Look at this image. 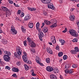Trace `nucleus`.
I'll use <instances>...</instances> for the list:
<instances>
[{
  "label": "nucleus",
  "mask_w": 79,
  "mask_h": 79,
  "mask_svg": "<svg viewBox=\"0 0 79 79\" xmlns=\"http://www.w3.org/2000/svg\"><path fill=\"white\" fill-rule=\"evenodd\" d=\"M58 69H55L53 71L54 73H58Z\"/></svg>",
  "instance_id": "obj_29"
},
{
  "label": "nucleus",
  "mask_w": 79,
  "mask_h": 79,
  "mask_svg": "<svg viewBox=\"0 0 79 79\" xmlns=\"http://www.w3.org/2000/svg\"><path fill=\"white\" fill-rule=\"evenodd\" d=\"M41 2L44 3H49L52 1V0H41Z\"/></svg>",
  "instance_id": "obj_12"
},
{
  "label": "nucleus",
  "mask_w": 79,
  "mask_h": 79,
  "mask_svg": "<svg viewBox=\"0 0 79 79\" xmlns=\"http://www.w3.org/2000/svg\"><path fill=\"white\" fill-rule=\"evenodd\" d=\"M60 3H63V1H62V0H60Z\"/></svg>",
  "instance_id": "obj_57"
},
{
  "label": "nucleus",
  "mask_w": 79,
  "mask_h": 79,
  "mask_svg": "<svg viewBox=\"0 0 79 79\" xmlns=\"http://www.w3.org/2000/svg\"><path fill=\"white\" fill-rule=\"evenodd\" d=\"M22 58L23 59V60L24 61H25V62H26V63H27V55H23L22 56Z\"/></svg>",
  "instance_id": "obj_11"
},
{
  "label": "nucleus",
  "mask_w": 79,
  "mask_h": 79,
  "mask_svg": "<svg viewBox=\"0 0 79 79\" xmlns=\"http://www.w3.org/2000/svg\"><path fill=\"white\" fill-rule=\"evenodd\" d=\"M23 53L24 54V55H27V54H26V52H23Z\"/></svg>",
  "instance_id": "obj_59"
},
{
  "label": "nucleus",
  "mask_w": 79,
  "mask_h": 79,
  "mask_svg": "<svg viewBox=\"0 0 79 79\" xmlns=\"http://www.w3.org/2000/svg\"><path fill=\"white\" fill-rule=\"evenodd\" d=\"M48 44H49V45H52V43H49Z\"/></svg>",
  "instance_id": "obj_61"
},
{
  "label": "nucleus",
  "mask_w": 79,
  "mask_h": 79,
  "mask_svg": "<svg viewBox=\"0 0 79 79\" xmlns=\"http://www.w3.org/2000/svg\"><path fill=\"white\" fill-rule=\"evenodd\" d=\"M73 73V69H70L69 70L68 73H69V74H72Z\"/></svg>",
  "instance_id": "obj_33"
},
{
  "label": "nucleus",
  "mask_w": 79,
  "mask_h": 79,
  "mask_svg": "<svg viewBox=\"0 0 79 79\" xmlns=\"http://www.w3.org/2000/svg\"><path fill=\"white\" fill-rule=\"evenodd\" d=\"M11 30L13 32V35L17 34V31L15 30V27L13 26H11Z\"/></svg>",
  "instance_id": "obj_7"
},
{
  "label": "nucleus",
  "mask_w": 79,
  "mask_h": 79,
  "mask_svg": "<svg viewBox=\"0 0 79 79\" xmlns=\"http://www.w3.org/2000/svg\"><path fill=\"white\" fill-rule=\"evenodd\" d=\"M38 36L40 40H42V37H44V34L42 32H40V33L38 34Z\"/></svg>",
  "instance_id": "obj_5"
},
{
  "label": "nucleus",
  "mask_w": 79,
  "mask_h": 79,
  "mask_svg": "<svg viewBox=\"0 0 79 79\" xmlns=\"http://www.w3.org/2000/svg\"><path fill=\"white\" fill-rule=\"evenodd\" d=\"M63 52H60L58 54V56L59 57H61V56H63Z\"/></svg>",
  "instance_id": "obj_27"
},
{
  "label": "nucleus",
  "mask_w": 79,
  "mask_h": 79,
  "mask_svg": "<svg viewBox=\"0 0 79 79\" xmlns=\"http://www.w3.org/2000/svg\"><path fill=\"white\" fill-rule=\"evenodd\" d=\"M40 25V23L39 22H37L36 24V27L38 28L39 27V25Z\"/></svg>",
  "instance_id": "obj_38"
},
{
  "label": "nucleus",
  "mask_w": 79,
  "mask_h": 79,
  "mask_svg": "<svg viewBox=\"0 0 79 79\" xmlns=\"http://www.w3.org/2000/svg\"><path fill=\"white\" fill-rule=\"evenodd\" d=\"M13 1L11 0H10L9 1V3H10V4H13Z\"/></svg>",
  "instance_id": "obj_52"
},
{
  "label": "nucleus",
  "mask_w": 79,
  "mask_h": 79,
  "mask_svg": "<svg viewBox=\"0 0 79 79\" xmlns=\"http://www.w3.org/2000/svg\"><path fill=\"white\" fill-rule=\"evenodd\" d=\"M69 68V65L68 64L66 65L65 66V69H68Z\"/></svg>",
  "instance_id": "obj_40"
},
{
  "label": "nucleus",
  "mask_w": 79,
  "mask_h": 79,
  "mask_svg": "<svg viewBox=\"0 0 79 79\" xmlns=\"http://www.w3.org/2000/svg\"><path fill=\"white\" fill-rule=\"evenodd\" d=\"M12 77H18V76L16 75V73L13 74L12 75Z\"/></svg>",
  "instance_id": "obj_42"
},
{
  "label": "nucleus",
  "mask_w": 79,
  "mask_h": 79,
  "mask_svg": "<svg viewBox=\"0 0 79 79\" xmlns=\"http://www.w3.org/2000/svg\"><path fill=\"white\" fill-rule=\"evenodd\" d=\"M4 53L7 54V55L4 54L3 56V58L4 61L8 62L10 60L11 58L10 56H11V53L9 52L5 51L4 52Z\"/></svg>",
  "instance_id": "obj_1"
},
{
  "label": "nucleus",
  "mask_w": 79,
  "mask_h": 79,
  "mask_svg": "<svg viewBox=\"0 0 79 79\" xmlns=\"http://www.w3.org/2000/svg\"><path fill=\"white\" fill-rule=\"evenodd\" d=\"M16 52L19 55H20L22 53V50H21V48L19 47H16Z\"/></svg>",
  "instance_id": "obj_4"
},
{
  "label": "nucleus",
  "mask_w": 79,
  "mask_h": 79,
  "mask_svg": "<svg viewBox=\"0 0 79 79\" xmlns=\"http://www.w3.org/2000/svg\"><path fill=\"white\" fill-rule=\"evenodd\" d=\"M38 64H40V66H44V64H43L42 63H40V62H39V63H38Z\"/></svg>",
  "instance_id": "obj_51"
},
{
  "label": "nucleus",
  "mask_w": 79,
  "mask_h": 79,
  "mask_svg": "<svg viewBox=\"0 0 79 79\" xmlns=\"http://www.w3.org/2000/svg\"><path fill=\"white\" fill-rule=\"evenodd\" d=\"M36 61L37 63H40V59L39 58V57H36Z\"/></svg>",
  "instance_id": "obj_22"
},
{
  "label": "nucleus",
  "mask_w": 79,
  "mask_h": 79,
  "mask_svg": "<svg viewBox=\"0 0 79 79\" xmlns=\"http://www.w3.org/2000/svg\"><path fill=\"white\" fill-rule=\"evenodd\" d=\"M45 23H42V26H44L45 25Z\"/></svg>",
  "instance_id": "obj_56"
},
{
  "label": "nucleus",
  "mask_w": 79,
  "mask_h": 79,
  "mask_svg": "<svg viewBox=\"0 0 79 79\" xmlns=\"http://www.w3.org/2000/svg\"><path fill=\"white\" fill-rule=\"evenodd\" d=\"M24 66L25 67V70L27 71V70H28L29 69V67H28V66H27V65L26 64H24Z\"/></svg>",
  "instance_id": "obj_26"
},
{
  "label": "nucleus",
  "mask_w": 79,
  "mask_h": 79,
  "mask_svg": "<svg viewBox=\"0 0 79 79\" xmlns=\"http://www.w3.org/2000/svg\"><path fill=\"white\" fill-rule=\"evenodd\" d=\"M69 71V69H65V73H66V74L68 73Z\"/></svg>",
  "instance_id": "obj_41"
},
{
  "label": "nucleus",
  "mask_w": 79,
  "mask_h": 79,
  "mask_svg": "<svg viewBox=\"0 0 79 79\" xmlns=\"http://www.w3.org/2000/svg\"><path fill=\"white\" fill-rule=\"evenodd\" d=\"M75 1L76 2H79V0H75Z\"/></svg>",
  "instance_id": "obj_62"
},
{
  "label": "nucleus",
  "mask_w": 79,
  "mask_h": 79,
  "mask_svg": "<svg viewBox=\"0 0 79 79\" xmlns=\"http://www.w3.org/2000/svg\"><path fill=\"white\" fill-rule=\"evenodd\" d=\"M16 64L18 66H19V65H21V62L19 61Z\"/></svg>",
  "instance_id": "obj_45"
},
{
  "label": "nucleus",
  "mask_w": 79,
  "mask_h": 79,
  "mask_svg": "<svg viewBox=\"0 0 79 79\" xmlns=\"http://www.w3.org/2000/svg\"><path fill=\"white\" fill-rule=\"evenodd\" d=\"M46 50L48 53H49L50 54H53V52L52 51V50H51V49H50V48H47Z\"/></svg>",
  "instance_id": "obj_16"
},
{
  "label": "nucleus",
  "mask_w": 79,
  "mask_h": 79,
  "mask_svg": "<svg viewBox=\"0 0 79 79\" xmlns=\"http://www.w3.org/2000/svg\"><path fill=\"white\" fill-rule=\"evenodd\" d=\"M50 78L51 79H57L56 76L55 75L53 74L50 75Z\"/></svg>",
  "instance_id": "obj_14"
},
{
  "label": "nucleus",
  "mask_w": 79,
  "mask_h": 79,
  "mask_svg": "<svg viewBox=\"0 0 79 79\" xmlns=\"http://www.w3.org/2000/svg\"><path fill=\"white\" fill-rule=\"evenodd\" d=\"M27 9H28L29 10H30L31 11H35V10H36V8H31V7H28Z\"/></svg>",
  "instance_id": "obj_21"
},
{
  "label": "nucleus",
  "mask_w": 79,
  "mask_h": 79,
  "mask_svg": "<svg viewBox=\"0 0 79 79\" xmlns=\"http://www.w3.org/2000/svg\"><path fill=\"white\" fill-rule=\"evenodd\" d=\"M28 26L30 28H32L33 27V23H29L28 24Z\"/></svg>",
  "instance_id": "obj_25"
},
{
  "label": "nucleus",
  "mask_w": 79,
  "mask_h": 79,
  "mask_svg": "<svg viewBox=\"0 0 79 79\" xmlns=\"http://www.w3.org/2000/svg\"><path fill=\"white\" fill-rule=\"evenodd\" d=\"M2 8L3 11L6 12V15H8L9 16L11 15V12H10V9H8L7 8L5 7H2Z\"/></svg>",
  "instance_id": "obj_3"
},
{
  "label": "nucleus",
  "mask_w": 79,
  "mask_h": 79,
  "mask_svg": "<svg viewBox=\"0 0 79 79\" xmlns=\"http://www.w3.org/2000/svg\"><path fill=\"white\" fill-rule=\"evenodd\" d=\"M73 42H77V38H75L73 40Z\"/></svg>",
  "instance_id": "obj_37"
},
{
  "label": "nucleus",
  "mask_w": 79,
  "mask_h": 79,
  "mask_svg": "<svg viewBox=\"0 0 79 79\" xmlns=\"http://www.w3.org/2000/svg\"><path fill=\"white\" fill-rule=\"evenodd\" d=\"M20 79H24V77H22Z\"/></svg>",
  "instance_id": "obj_63"
},
{
  "label": "nucleus",
  "mask_w": 79,
  "mask_h": 79,
  "mask_svg": "<svg viewBox=\"0 0 79 79\" xmlns=\"http://www.w3.org/2000/svg\"><path fill=\"white\" fill-rule=\"evenodd\" d=\"M51 40L53 44H55L56 43V39L55 36H52L51 37Z\"/></svg>",
  "instance_id": "obj_9"
},
{
  "label": "nucleus",
  "mask_w": 79,
  "mask_h": 79,
  "mask_svg": "<svg viewBox=\"0 0 79 79\" xmlns=\"http://www.w3.org/2000/svg\"><path fill=\"white\" fill-rule=\"evenodd\" d=\"M27 41L29 42H30H30H32V41H31V38L29 37H28L27 38Z\"/></svg>",
  "instance_id": "obj_36"
},
{
  "label": "nucleus",
  "mask_w": 79,
  "mask_h": 79,
  "mask_svg": "<svg viewBox=\"0 0 79 79\" xmlns=\"http://www.w3.org/2000/svg\"><path fill=\"white\" fill-rule=\"evenodd\" d=\"M43 31L45 33L48 32V28L47 27H44L43 29Z\"/></svg>",
  "instance_id": "obj_17"
},
{
  "label": "nucleus",
  "mask_w": 79,
  "mask_h": 79,
  "mask_svg": "<svg viewBox=\"0 0 79 79\" xmlns=\"http://www.w3.org/2000/svg\"><path fill=\"white\" fill-rule=\"evenodd\" d=\"M75 48V51L76 52V53L77 52H79V49H78V48L77 47H76L74 48Z\"/></svg>",
  "instance_id": "obj_28"
},
{
  "label": "nucleus",
  "mask_w": 79,
  "mask_h": 79,
  "mask_svg": "<svg viewBox=\"0 0 79 79\" xmlns=\"http://www.w3.org/2000/svg\"><path fill=\"white\" fill-rule=\"evenodd\" d=\"M21 16L22 17H23V16H24V13L23 12L22 13Z\"/></svg>",
  "instance_id": "obj_53"
},
{
  "label": "nucleus",
  "mask_w": 79,
  "mask_h": 79,
  "mask_svg": "<svg viewBox=\"0 0 79 79\" xmlns=\"http://www.w3.org/2000/svg\"><path fill=\"white\" fill-rule=\"evenodd\" d=\"M27 41L26 40H25L23 42V44H24V46H27Z\"/></svg>",
  "instance_id": "obj_43"
},
{
  "label": "nucleus",
  "mask_w": 79,
  "mask_h": 79,
  "mask_svg": "<svg viewBox=\"0 0 79 79\" xmlns=\"http://www.w3.org/2000/svg\"><path fill=\"white\" fill-rule=\"evenodd\" d=\"M63 58L64 60H66L68 58V56L66 55H64L63 56Z\"/></svg>",
  "instance_id": "obj_34"
},
{
  "label": "nucleus",
  "mask_w": 79,
  "mask_h": 79,
  "mask_svg": "<svg viewBox=\"0 0 79 79\" xmlns=\"http://www.w3.org/2000/svg\"><path fill=\"white\" fill-rule=\"evenodd\" d=\"M77 65H76L75 64H74L73 65H72V67L74 68H77Z\"/></svg>",
  "instance_id": "obj_46"
},
{
  "label": "nucleus",
  "mask_w": 79,
  "mask_h": 79,
  "mask_svg": "<svg viewBox=\"0 0 79 79\" xmlns=\"http://www.w3.org/2000/svg\"><path fill=\"white\" fill-rule=\"evenodd\" d=\"M21 10H19L18 11L17 13L18 15H20L21 14Z\"/></svg>",
  "instance_id": "obj_49"
},
{
  "label": "nucleus",
  "mask_w": 79,
  "mask_h": 79,
  "mask_svg": "<svg viewBox=\"0 0 79 79\" xmlns=\"http://www.w3.org/2000/svg\"><path fill=\"white\" fill-rule=\"evenodd\" d=\"M5 69H8V70H10V69H11V67L8 66H7L5 67Z\"/></svg>",
  "instance_id": "obj_39"
},
{
  "label": "nucleus",
  "mask_w": 79,
  "mask_h": 79,
  "mask_svg": "<svg viewBox=\"0 0 79 79\" xmlns=\"http://www.w3.org/2000/svg\"><path fill=\"white\" fill-rule=\"evenodd\" d=\"M69 32L72 36L75 37H77L78 36V34L77 32L74 31L73 29H71L69 31Z\"/></svg>",
  "instance_id": "obj_2"
},
{
  "label": "nucleus",
  "mask_w": 79,
  "mask_h": 79,
  "mask_svg": "<svg viewBox=\"0 0 79 79\" xmlns=\"http://www.w3.org/2000/svg\"><path fill=\"white\" fill-rule=\"evenodd\" d=\"M30 18H31L30 15L28 14V15H27L25 16V21H27L29 20Z\"/></svg>",
  "instance_id": "obj_15"
},
{
  "label": "nucleus",
  "mask_w": 79,
  "mask_h": 79,
  "mask_svg": "<svg viewBox=\"0 0 79 79\" xmlns=\"http://www.w3.org/2000/svg\"><path fill=\"white\" fill-rule=\"evenodd\" d=\"M21 29L23 32H25V31H26V29H24V27H22L21 28Z\"/></svg>",
  "instance_id": "obj_44"
},
{
  "label": "nucleus",
  "mask_w": 79,
  "mask_h": 79,
  "mask_svg": "<svg viewBox=\"0 0 79 79\" xmlns=\"http://www.w3.org/2000/svg\"><path fill=\"white\" fill-rule=\"evenodd\" d=\"M14 56H15V58H18V56H19L18 55V52H16L14 53Z\"/></svg>",
  "instance_id": "obj_32"
},
{
  "label": "nucleus",
  "mask_w": 79,
  "mask_h": 79,
  "mask_svg": "<svg viewBox=\"0 0 79 79\" xmlns=\"http://www.w3.org/2000/svg\"><path fill=\"white\" fill-rule=\"evenodd\" d=\"M46 69L49 72H52L53 70V69L52 67L48 66L46 67Z\"/></svg>",
  "instance_id": "obj_10"
},
{
  "label": "nucleus",
  "mask_w": 79,
  "mask_h": 79,
  "mask_svg": "<svg viewBox=\"0 0 79 79\" xmlns=\"http://www.w3.org/2000/svg\"><path fill=\"white\" fill-rule=\"evenodd\" d=\"M2 51L0 49V55H2Z\"/></svg>",
  "instance_id": "obj_58"
},
{
  "label": "nucleus",
  "mask_w": 79,
  "mask_h": 79,
  "mask_svg": "<svg viewBox=\"0 0 79 79\" xmlns=\"http://www.w3.org/2000/svg\"><path fill=\"white\" fill-rule=\"evenodd\" d=\"M29 45L32 47H35L36 46V44L35 43H34V42L32 41L31 42H30L29 44Z\"/></svg>",
  "instance_id": "obj_13"
},
{
  "label": "nucleus",
  "mask_w": 79,
  "mask_h": 79,
  "mask_svg": "<svg viewBox=\"0 0 79 79\" xmlns=\"http://www.w3.org/2000/svg\"><path fill=\"white\" fill-rule=\"evenodd\" d=\"M31 79H37L36 78H34V77H32Z\"/></svg>",
  "instance_id": "obj_64"
},
{
  "label": "nucleus",
  "mask_w": 79,
  "mask_h": 79,
  "mask_svg": "<svg viewBox=\"0 0 79 79\" xmlns=\"http://www.w3.org/2000/svg\"><path fill=\"white\" fill-rule=\"evenodd\" d=\"M52 21L53 24L50 26V27H52V28L53 27H56L57 26V24L56 23V20L55 19L52 20Z\"/></svg>",
  "instance_id": "obj_6"
},
{
  "label": "nucleus",
  "mask_w": 79,
  "mask_h": 79,
  "mask_svg": "<svg viewBox=\"0 0 79 79\" xmlns=\"http://www.w3.org/2000/svg\"><path fill=\"white\" fill-rule=\"evenodd\" d=\"M16 20L18 21L19 20V18L18 17H16L15 19Z\"/></svg>",
  "instance_id": "obj_55"
},
{
  "label": "nucleus",
  "mask_w": 79,
  "mask_h": 79,
  "mask_svg": "<svg viewBox=\"0 0 79 79\" xmlns=\"http://www.w3.org/2000/svg\"><path fill=\"white\" fill-rule=\"evenodd\" d=\"M27 62V64H31V61H28Z\"/></svg>",
  "instance_id": "obj_50"
},
{
  "label": "nucleus",
  "mask_w": 79,
  "mask_h": 79,
  "mask_svg": "<svg viewBox=\"0 0 79 79\" xmlns=\"http://www.w3.org/2000/svg\"><path fill=\"white\" fill-rule=\"evenodd\" d=\"M14 5L16 6V7H18L19 6H16V4L15 3H14Z\"/></svg>",
  "instance_id": "obj_54"
},
{
  "label": "nucleus",
  "mask_w": 79,
  "mask_h": 79,
  "mask_svg": "<svg viewBox=\"0 0 79 79\" xmlns=\"http://www.w3.org/2000/svg\"><path fill=\"white\" fill-rule=\"evenodd\" d=\"M48 3H49L48 5V8H51V9H52V10H54V9H55V7L53 6V5L52 3L49 2Z\"/></svg>",
  "instance_id": "obj_8"
},
{
  "label": "nucleus",
  "mask_w": 79,
  "mask_h": 79,
  "mask_svg": "<svg viewBox=\"0 0 79 79\" xmlns=\"http://www.w3.org/2000/svg\"><path fill=\"white\" fill-rule=\"evenodd\" d=\"M12 71L14 72H18L19 71V69L16 68H12Z\"/></svg>",
  "instance_id": "obj_18"
},
{
  "label": "nucleus",
  "mask_w": 79,
  "mask_h": 79,
  "mask_svg": "<svg viewBox=\"0 0 79 79\" xmlns=\"http://www.w3.org/2000/svg\"><path fill=\"white\" fill-rule=\"evenodd\" d=\"M74 16L73 15H72L69 17V19L70 21H74Z\"/></svg>",
  "instance_id": "obj_20"
},
{
  "label": "nucleus",
  "mask_w": 79,
  "mask_h": 79,
  "mask_svg": "<svg viewBox=\"0 0 79 79\" xmlns=\"http://www.w3.org/2000/svg\"><path fill=\"white\" fill-rule=\"evenodd\" d=\"M2 44H7V41L4 40H2Z\"/></svg>",
  "instance_id": "obj_31"
},
{
  "label": "nucleus",
  "mask_w": 79,
  "mask_h": 79,
  "mask_svg": "<svg viewBox=\"0 0 79 79\" xmlns=\"http://www.w3.org/2000/svg\"><path fill=\"white\" fill-rule=\"evenodd\" d=\"M67 32V28H65V30L63 31L62 32L65 33Z\"/></svg>",
  "instance_id": "obj_47"
},
{
  "label": "nucleus",
  "mask_w": 79,
  "mask_h": 79,
  "mask_svg": "<svg viewBox=\"0 0 79 79\" xmlns=\"http://www.w3.org/2000/svg\"><path fill=\"white\" fill-rule=\"evenodd\" d=\"M71 52L73 54H76V52L74 50H72L71 51Z\"/></svg>",
  "instance_id": "obj_35"
},
{
  "label": "nucleus",
  "mask_w": 79,
  "mask_h": 79,
  "mask_svg": "<svg viewBox=\"0 0 79 79\" xmlns=\"http://www.w3.org/2000/svg\"><path fill=\"white\" fill-rule=\"evenodd\" d=\"M44 23H45L47 25H50V24H51V22L50 21H48V20H46L44 21Z\"/></svg>",
  "instance_id": "obj_23"
},
{
  "label": "nucleus",
  "mask_w": 79,
  "mask_h": 79,
  "mask_svg": "<svg viewBox=\"0 0 79 79\" xmlns=\"http://www.w3.org/2000/svg\"><path fill=\"white\" fill-rule=\"evenodd\" d=\"M36 29L37 30H38V31H40V29L39 28H36Z\"/></svg>",
  "instance_id": "obj_60"
},
{
  "label": "nucleus",
  "mask_w": 79,
  "mask_h": 79,
  "mask_svg": "<svg viewBox=\"0 0 79 79\" xmlns=\"http://www.w3.org/2000/svg\"><path fill=\"white\" fill-rule=\"evenodd\" d=\"M31 73H32L31 75L33 76H36V75L34 73V69H33L31 71Z\"/></svg>",
  "instance_id": "obj_24"
},
{
  "label": "nucleus",
  "mask_w": 79,
  "mask_h": 79,
  "mask_svg": "<svg viewBox=\"0 0 79 79\" xmlns=\"http://www.w3.org/2000/svg\"><path fill=\"white\" fill-rule=\"evenodd\" d=\"M46 62L47 63H50V58H47L46 59Z\"/></svg>",
  "instance_id": "obj_30"
},
{
  "label": "nucleus",
  "mask_w": 79,
  "mask_h": 79,
  "mask_svg": "<svg viewBox=\"0 0 79 79\" xmlns=\"http://www.w3.org/2000/svg\"><path fill=\"white\" fill-rule=\"evenodd\" d=\"M56 50H60V48H59V46L58 45H57L56 46Z\"/></svg>",
  "instance_id": "obj_48"
},
{
  "label": "nucleus",
  "mask_w": 79,
  "mask_h": 79,
  "mask_svg": "<svg viewBox=\"0 0 79 79\" xmlns=\"http://www.w3.org/2000/svg\"><path fill=\"white\" fill-rule=\"evenodd\" d=\"M59 41L61 43L62 45H64V44H65V41L63 39H60Z\"/></svg>",
  "instance_id": "obj_19"
}]
</instances>
